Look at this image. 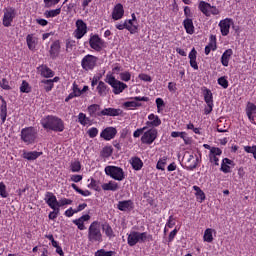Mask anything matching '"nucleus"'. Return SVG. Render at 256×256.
Wrapping results in <instances>:
<instances>
[{
	"mask_svg": "<svg viewBox=\"0 0 256 256\" xmlns=\"http://www.w3.org/2000/svg\"><path fill=\"white\" fill-rule=\"evenodd\" d=\"M40 124L46 131H54L55 133H63L65 131V122L57 116H45L40 120Z\"/></svg>",
	"mask_w": 256,
	"mask_h": 256,
	"instance_id": "1",
	"label": "nucleus"
},
{
	"mask_svg": "<svg viewBox=\"0 0 256 256\" xmlns=\"http://www.w3.org/2000/svg\"><path fill=\"white\" fill-rule=\"evenodd\" d=\"M146 241H153V235L147 232L132 231L127 238L129 247H135L137 243H145Z\"/></svg>",
	"mask_w": 256,
	"mask_h": 256,
	"instance_id": "2",
	"label": "nucleus"
},
{
	"mask_svg": "<svg viewBox=\"0 0 256 256\" xmlns=\"http://www.w3.org/2000/svg\"><path fill=\"white\" fill-rule=\"evenodd\" d=\"M88 241L90 243H102L103 233H101V222L94 221L88 228Z\"/></svg>",
	"mask_w": 256,
	"mask_h": 256,
	"instance_id": "3",
	"label": "nucleus"
},
{
	"mask_svg": "<svg viewBox=\"0 0 256 256\" xmlns=\"http://www.w3.org/2000/svg\"><path fill=\"white\" fill-rule=\"evenodd\" d=\"M105 81L112 87L114 95H121L127 89V84L115 79V76L111 74L106 75Z\"/></svg>",
	"mask_w": 256,
	"mask_h": 256,
	"instance_id": "4",
	"label": "nucleus"
},
{
	"mask_svg": "<svg viewBox=\"0 0 256 256\" xmlns=\"http://www.w3.org/2000/svg\"><path fill=\"white\" fill-rule=\"evenodd\" d=\"M104 171L108 177H111L115 181H123V179H125V172L123 171V168H121V167L106 166Z\"/></svg>",
	"mask_w": 256,
	"mask_h": 256,
	"instance_id": "5",
	"label": "nucleus"
},
{
	"mask_svg": "<svg viewBox=\"0 0 256 256\" xmlns=\"http://www.w3.org/2000/svg\"><path fill=\"white\" fill-rule=\"evenodd\" d=\"M37 139V130L33 127H27L21 130V140L26 143V145H33Z\"/></svg>",
	"mask_w": 256,
	"mask_h": 256,
	"instance_id": "6",
	"label": "nucleus"
},
{
	"mask_svg": "<svg viewBox=\"0 0 256 256\" xmlns=\"http://www.w3.org/2000/svg\"><path fill=\"white\" fill-rule=\"evenodd\" d=\"M97 61H99V58L94 55L88 54L83 57L81 61V67L82 69H84V71H93L95 67H97Z\"/></svg>",
	"mask_w": 256,
	"mask_h": 256,
	"instance_id": "7",
	"label": "nucleus"
},
{
	"mask_svg": "<svg viewBox=\"0 0 256 256\" xmlns=\"http://www.w3.org/2000/svg\"><path fill=\"white\" fill-rule=\"evenodd\" d=\"M17 17V10L13 7H8L4 9V16L2 19V24L4 27H11V23H13V19Z\"/></svg>",
	"mask_w": 256,
	"mask_h": 256,
	"instance_id": "8",
	"label": "nucleus"
},
{
	"mask_svg": "<svg viewBox=\"0 0 256 256\" xmlns=\"http://www.w3.org/2000/svg\"><path fill=\"white\" fill-rule=\"evenodd\" d=\"M89 45L94 51L100 52L103 51V47H105V41H103L99 35L94 34L90 36Z\"/></svg>",
	"mask_w": 256,
	"mask_h": 256,
	"instance_id": "9",
	"label": "nucleus"
},
{
	"mask_svg": "<svg viewBox=\"0 0 256 256\" xmlns=\"http://www.w3.org/2000/svg\"><path fill=\"white\" fill-rule=\"evenodd\" d=\"M116 29L119 31H123V29H127L131 35H135L137 31H139V24L132 23L131 20H125L122 24H116Z\"/></svg>",
	"mask_w": 256,
	"mask_h": 256,
	"instance_id": "10",
	"label": "nucleus"
},
{
	"mask_svg": "<svg viewBox=\"0 0 256 256\" xmlns=\"http://www.w3.org/2000/svg\"><path fill=\"white\" fill-rule=\"evenodd\" d=\"M157 129L151 128L148 131L144 132V134L141 137V142L145 145H151L157 139Z\"/></svg>",
	"mask_w": 256,
	"mask_h": 256,
	"instance_id": "11",
	"label": "nucleus"
},
{
	"mask_svg": "<svg viewBox=\"0 0 256 256\" xmlns=\"http://www.w3.org/2000/svg\"><path fill=\"white\" fill-rule=\"evenodd\" d=\"M87 34V24L83 20L76 21V30L74 31V37L76 39H83Z\"/></svg>",
	"mask_w": 256,
	"mask_h": 256,
	"instance_id": "12",
	"label": "nucleus"
},
{
	"mask_svg": "<svg viewBox=\"0 0 256 256\" xmlns=\"http://www.w3.org/2000/svg\"><path fill=\"white\" fill-rule=\"evenodd\" d=\"M231 25H233V19H231V18H225L224 20H221L219 22V27H220L221 35L223 37H227V35H229V31L231 29Z\"/></svg>",
	"mask_w": 256,
	"mask_h": 256,
	"instance_id": "13",
	"label": "nucleus"
},
{
	"mask_svg": "<svg viewBox=\"0 0 256 256\" xmlns=\"http://www.w3.org/2000/svg\"><path fill=\"white\" fill-rule=\"evenodd\" d=\"M222 153L223 151L220 148L212 147L208 155L210 163L219 166V157H221Z\"/></svg>",
	"mask_w": 256,
	"mask_h": 256,
	"instance_id": "14",
	"label": "nucleus"
},
{
	"mask_svg": "<svg viewBox=\"0 0 256 256\" xmlns=\"http://www.w3.org/2000/svg\"><path fill=\"white\" fill-rule=\"evenodd\" d=\"M115 135H117V129L107 127L101 132L100 137L105 141H111V139H115Z\"/></svg>",
	"mask_w": 256,
	"mask_h": 256,
	"instance_id": "15",
	"label": "nucleus"
},
{
	"mask_svg": "<svg viewBox=\"0 0 256 256\" xmlns=\"http://www.w3.org/2000/svg\"><path fill=\"white\" fill-rule=\"evenodd\" d=\"M58 81L59 77L56 76L53 79H43L40 83L46 93H49L50 91H53V87H55V83H57Z\"/></svg>",
	"mask_w": 256,
	"mask_h": 256,
	"instance_id": "16",
	"label": "nucleus"
},
{
	"mask_svg": "<svg viewBox=\"0 0 256 256\" xmlns=\"http://www.w3.org/2000/svg\"><path fill=\"white\" fill-rule=\"evenodd\" d=\"M44 201L50 207V209H55L59 205V201H57V196L52 192H47L44 198Z\"/></svg>",
	"mask_w": 256,
	"mask_h": 256,
	"instance_id": "17",
	"label": "nucleus"
},
{
	"mask_svg": "<svg viewBox=\"0 0 256 256\" xmlns=\"http://www.w3.org/2000/svg\"><path fill=\"white\" fill-rule=\"evenodd\" d=\"M123 113V110L116 109V108H105L100 111L99 115H102V117H119Z\"/></svg>",
	"mask_w": 256,
	"mask_h": 256,
	"instance_id": "18",
	"label": "nucleus"
},
{
	"mask_svg": "<svg viewBox=\"0 0 256 256\" xmlns=\"http://www.w3.org/2000/svg\"><path fill=\"white\" fill-rule=\"evenodd\" d=\"M49 53L51 59H57V57H59V53H61V42H59V40H56L51 44Z\"/></svg>",
	"mask_w": 256,
	"mask_h": 256,
	"instance_id": "19",
	"label": "nucleus"
},
{
	"mask_svg": "<svg viewBox=\"0 0 256 256\" xmlns=\"http://www.w3.org/2000/svg\"><path fill=\"white\" fill-rule=\"evenodd\" d=\"M123 15H125L123 4L121 3L116 4L112 11V19H114V21H119V19H123Z\"/></svg>",
	"mask_w": 256,
	"mask_h": 256,
	"instance_id": "20",
	"label": "nucleus"
},
{
	"mask_svg": "<svg viewBox=\"0 0 256 256\" xmlns=\"http://www.w3.org/2000/svg\"><path fill=\"white\" fill-rule=\"evenodd\" d=\"M138 101H149V97H141V96H137L134 98V101H128L124 103V107H127L129 109H135V107H141V103H139Z\"/></svg>",
	"mask_w": 256,
	"mask_h": 256,
	"instance_id": "21",
	"label": "nucleus"
},
{
	"mask_svg": "<svg viewBox=\"0 0 256 256\" xmlns=\"http://www.w3.org/2000/svg\"><path fill=\"white\" fill-rule=\"evenodd\" d=\"M231 167H235V162L229 158H224L221 163L220 171H222V173H231Z\"/></svg>",
	"mask_w": 256,
	"mask_h": 256,
	"instance_id": "22",
	"label": "nucleus"
},
{
	"mask_svg": "<svg viewBox=\"0 0 256 256\" xmlns=\"http://www.w3.org/2000/svg\"><path fill=\"white\" fill-rule=\"evenodd\" d=\"M148 119L149 121L146 122L147 129H149V127H159V125H161V119L155 114H150Z\"/></svg>",
	"mask_w": 256,
	"mask_h": 256,
	"instance_id": "23",
	"label": "nucleus"
},
{
	"mask_svg": "<svg viewBox=\"0 0 256 256\" xmlns=\"http://www.w3.org/2000/svg\"><path fill=\"white\" fill-rule=\"evenodd\" d=\"M40 75L45 77V79H50L51 77H55V72L51 70L47 65H42L39 68Z\"/></svg>",
	"mask_w": 256,
	"mask_h": 256,
	"instance_id": "24",
	"label": "nucleus"
},
{
	"mask_svg": "<svg viewBox=\"0 0 256 256\" xmlns=\"http://www.w3.org/2000/svg\"><path fill=\"white\" fill-rule=\"evenodd\" d=\"M233 57V49H227L221 56V64L223 67H229V61Z\"/></svg>",
	"mask_w": 256,
	"mask_h": 256,
	"instance_id": "25",
	"label": "nucleus"
},
{
	"mask_svg": "<svg viewBox=\"0 0 256 256\" xmlns=\"http://www.w3.org/2000/svg\"><path fill=\"white\" fill-rule=\"evenodd\" d=\"M0 99L2 101V104L0 106V119L3 125V123L7 121V101H5V98H3V96H1Z\"/></svg>",
	"mask_w": 256,
	"mask_h": 256,
	"instance_id": "26",
	"label": "nucleus"
},
{
	"mask_svg": "<svg viewBox=\"0 0 256 256\" xmlns=\"http://www.w3.org/2000/svg\"><path fill=\"white\" fill-rule=\"evenodd\" d=\"M43 155V152H38V151H32V152H27L24 151L22 154V157L24 159H27V161H35V159H39Z\"/></svg>",
	"mask_w": 256,
	"mask_h": 256,
	"instance_id": "27",
	"label": "nucleus"
},
{
	"mask_svg": "<svg viewBox=\"0 0 256 256\" xmlns=\"http://www.w3.org/2000/svg\"><path fill=\"white\" fill-rule=\"evenodd\" d=\"M117 209H119V211H131V209H133V201L132 200L119 201L117 205Z\"/></svg>",
	"mask_w": 256,
	"mask_h": 256,
	"instance_id": "28",
	"label": "nucleus"
},
{
	"mask_svg": "<svg viewBox=\"0 0 256 256\" xmlns=\"http://www.w3.org/2000/svg\"><path fill=\"white\" fill-rule=\"evenodd\" d=\"M184 29L188 35H193L195 33V26L193 25V19L191 18H186L183 21Z\"/></svg>",
	"mask_w": 256,
	"mask_h": 256,
	"instance_id": "29",
	"label": "nucleus"
},
{
	"mask_svg": "<svg viewBox=\"0 0 256 256\" xmlns=\"http://www.w3.org/2000/svg\"><path fill=\"white\" fill-rule=\"evenodd\" d=\"M101 106L98 104H92L88 107V113L90 117H102L101 112Z\"/></svg>",
	"mask_w": 256,
	"mask_h": 256,
	"instance_id": "30",
	"label": "nucleus"
},
{
	"mask_svg": "<svg viewBox=\"0 0 256 256\" xmlns=\"http://www.w3.org/2000/svg\"><path fill=\"white\" fill-rule=\"evenodd\" d=\"M198 8L200 9L201 13H203V15H205L206 17H211V4L205 2V1H201L199 3Z\"/></svg>",
	"mask_w": 256,
	"mask_h": 256,
	"instance_id": "31",
	"label": "nucleus"
},
{
	"mask_svg": "<svg viewBox=\"0 0 256 256\" xmlns=\"http://www.w3.org/2000/svg\"><path fill=\"white\" fill-rule=\"evenodd\" d=\"M98 95L100 97H106L107 93H109V87L105 84V82L100 81L97 86Z\"/></svg>",
	"mask_w": 256,
	"mask_h": 256,
	"instance_id": "32",
	"label": "nucleus"
},
{
	"mask_svg": "<svg viewBox=\"0 0 256 256\" xmlns=\"http://www.w3.org/2000/svg\"><path fill=\"white\" fill-rule=\"evenodd\" d=\"M131 165L134 171H141V169H143V160L139 157H132Z\"/></svg>",
	"mask_w": 256,
	"mask_h": 256,
	"instance_id": "33",
	"label": "nucleus"
},
{
	"mask_svg": "<svg viewBox=\"0 0 256 256\" xmlns=\"http://www.w3.org/2000/svg\"><path fill=\"white\" fill-rule=\"evenodd\" d=\"M186 163H187L186 169L188 171H193L194 169H197V159L195 160V156L189 155Z\"/></svg>",
	"mask_w": 256,
	"mask_h": 256,
	"instance_id": "34",
	"label": "nucleus"
},
{
	"mask_svg": "<svg viewBox=\"0 0 256 256\" xmlns=\"http://www.w3.org/2000/svg\"><path fill=\"white\" fill-rule=\"evenodd\" d=\"M103 191H117L119 189V184L115 181H110L109 183L102 184Z\"/></svg>",
	"mask_w": 256,
	"mask_h": 256,
	"instance_id": "35",
	"label": "nucleus"
},
{
	"mask_svg": "<svg viewBox=\"0 0 256 256\" xmlns=\"http://www.w3.org/2000/svg\"><path fill=\"white\" fill-rule=\"evenodd\" d=\"M102 231H104L106 237H109V239H113V237H115V232H113V228H111L109 223L102 224Z\"/></svg>",
	"mask_w": 256,
	"mask_h": 256,
	"instance_id": "36",
	"label": "nucleus"
},
{
	"mask_svg": "<svg viewBox=\"0 0 256 256\" xmlns=\"http://www.w3.org/2000/svg\"><path fill=\"white\" fill-rule=\"evenodd\" d=\"M204 101L206 105H213V93L211 92V90L206 89L204 91Z\"/></svg>",
	"mask_w": 256,
	"mask_h": 256,
	"instance_id": "37",
	"label": "nucleus"
},
{
	"mask_svg": "<svg viewBox=\"0 0 256 256\" xmlns=\"http://www.w3.org/2000/svg\"><path fill=\"white\" fill-rule=\"evenodd\" d=\"M26 43L30 51H35L36 43H35V38H33V34H29L26 37Z\"/></svg>",
	"mask_w": 256,
	"mask_h": 256,
	"instance_id": "38",
	"label": "nucleus"
},
{
	"mask_svg": "<svg viewBox=\"0 0 256 256\" xmlns=\"http://www.w3.org/2000/svg\"><path fill=\"white\" fill-rule=\"evenodd\" d=\"M203 239L206 243H213V229L207 228L204 232Z\"/></svg>",
	"mask_w": 256,
	"mask_h": 256,
	"instance_id": "39",
	"label": "nucleus"
},
{
	"mask_svg": "<svg viewBox=\"0 0 256 256\" xmlns=\"http://www.w3.org/2000/svg\"><path fill=\"white\" fill-rule=\"evenodd\" d=\"M246 113H247V117H248L249 121H255V119L253 118V113H256L255 104H250Z\"/></svg>",
	"mask_w": 256,
	"mask_h": 256,
	"instance_id": "40",
	"label": "nucleus"
},
{
	"mask_svg": "<svg viewBox=\"0 0 256 256\" xmlns=\"http://www.w3.org/2000/svg\"><path fill=\"white\" fill-rule=\"evenodd\" d=\"M89 118L87 117V115L83 112H80L78 115V122L80 123V125H83L85 127V125L89 124Z\"/></svg>",
	"mask_w": 256,
	"mask_h": 256,
	"instance_id": "41",
	"label": "nucleus"
},
{
	"mask_svg": "<svg viewBox=\"0 0 256 256\" xmlns=\"http://www.w3.org/2000/svg\"><path fill=\"white\" fill-rule=\"evenodd\" d=\"M111 155H113V148L111 146H106L101 151V156L105 159L111 157Z\"/></svg>",
	"mask_w": 256,
	"mask_h": 256,
	"instance_id": "42",
	"label": "nucleus"
},
{
	"mask_svg": "<svg viewBox=\"0 0 256 256\" xmlns=\"http://www.w3.org/2000/svg\"><path fill=\"white\" fill-rule=\"evenodd\" d=\"M212 51L217 50V36L215 35H210V42L207 45Z\"/></svg>",
	"mask_w": 256,
	"mask_h": 256,
	"instance_id": "43",
	"label": "nucleus"
},
{
	"mask_svg": "<svg viewBox=\"0 0 256 256\" xmlns=\"http://www.w3.org/2000/svg\"><path fill=\"white\" fill-rule=\"evenodd\" d=\"M20 92L21 93H31V86L29 83L25 80L22 81V84L20 86Z\"/></svg>",
	"mask_w": 256,
	"mask_h": 256,
	"instance_id": "44",
	"label": "nucleus"
},
{
	"mask_svg": "<svg viewBox=\"0 0 256 256\" xmlns=\"http://www.w3.org/2000/svg\"><path fill=\"white\" fill-rule=\"evenodd\" d=\"M70 169L72 173H79V171H81V162L79 161L72 162L70 165Z\"/></svg>",
	"mask_w": 256,
	"mask_h": 256,
	"instance_id": "45",
	"label": "nucleus"
},
{
	"mask_svg": "<svg viewBox=\"0 0 256 256\" xmlns=\"http://www.w3.org/2000/svg\"><path fill=\"white\" fill-rule=\"evenodd\" d=\"M45 15H46V17H57V15H61V8L46 11Z\"/></svg>",
	"mask_w": 256,
	"mask_h": 256,
	"instance_id": "46",
	"label": "nucleus"
},
{
	"mask_svg": "<svg viewBox=\"0 0 256 256\" xmlns=\"http://www.w3.org/2000/svg\"><path fill=\"white\" fill-rule=\"evenodd\" d=\"M165 165H167V158H162L157 162L156 169L165 171Z\"/></svg>",
	"mask_w": 256,
	"mask_h": 256,
	"instance_id": "47",
	"label": "nucleus"
},
{
	"mask_svg": "<svg viewBox=\"0 0 256 256\" xmlns=\"http://www.w3.org/2000/svg\"><path fill=\"white\" fill-rule=\"evenodd\" d=\"M167 227L169 229H173V227H175V218L173 216H169V219L166 223V227L164 229V233H167Z\"/></svg>",
	"mask_w": 256,
	"mask_h": 256,
	"instance_id": "48",
	"label": "nucleus"
},
{
	"mask_svg": "<svg viewBox=\"0 0 256 256\" xmlns=\"http://www.w3.org/2000/svg\"><path fill=\"white\" fill-rule=\"evenodd\" d=\"M218 85L223 87V89H227V87H229V81L227 80V78H225V76H222L218 78Z\"/></svg>",
	"mask_w": 256,
	"mask_h": 256,
	"instance_id": "49",
	"label": "nucleus"
},
{
	"mask_svg": "<svg viewBox=\"0 0 256 256\" xmlns=\"http://www.w3.org/2000/svg\"><path fill=\"white\" fill-rule=\"evenodd\" d=\"M52 209H53V211L49 213L48 218H49L51 221H55V218H56V217H59V211H60V209H59V207H57V208H52Z\"/></svg>",
	"mask_w": 256,
	"mask_h": 256,
	"instance_id": "50",
	"label": "nucleus"
},
{
	"mask_svg": "<svg viewBox=\"0 0 256 256\" xmlns=\"http://www.w3.org/2000/svg\"><path fill=\"white\" fill-rule=\"evenodd\" d=\"M87 133L90 139H95V137L99 135V129H97L96 127H92L87 131Z\"/></svg>",
	"mask_w": 256,
	"mask_h": 256,
	"instance_id": "51",
	"label": "nucleus"
},
{
	"mask_svg": "<svg viewBox=\"0 0 256 256\" xmlns=\"http://www.w3.org/2000/svg\"><path fill=\"white\" fill-rule=\"evenodd\" d=\"M8 193H7V186H5V184L3 182L0 183V196L3 197V199H7L8 197Z\"/></svg>",
	"mask_w": 256,
	"mask_h": 256,
	"instance_id": "52",
	"label": "nucleus"
},
{
	"mask_svg": "<svg viewBox=\"0 0 256 256\" xmlns=\"http://www.w3.org/2000/svg\"><path fill=\"white\" fill-rule=\"evenodd\" d=\"M73 203V200L62 198L60 201H58V209L59 207H65V205H71Z\"/></svg>",
	"mask_w": 256,
	"mask_h": 256,
	"instance_id": "53",
	"label": "nucleus"
},
{
	"mask_svg": "<svg viewBox=\"0 0 256 256\" xmlns=\"http://www.w3.org/2000/svg\"><path fill=\"white\" fill-rule=\"evenodd\" d=\"M88 187H92V189H94V191H101V187L99 186V182H97V180L95 179H91L90 184L88 185Z\"/></svg>",
	"mask_w": 256,
	"mask_h": 256,
	"instance_id": "54",
	"label": "nucleus"
},
{
	"mask_svg": "<svg viewBox=\"0 0 256 256\" xmlns=\"http://www.w3.org/2000/svg\"><path fill=\"white\" fill-rule=\"evenodd\" d=\"M74 225H77L80 231H85V223L80 218L73 220Z\"/></svg>",
	"mask_w": 256,
	"mask_h": 256,
	"instance_id": "55",
	"label": "nucleus"
},
{
	"mask_svg": "<svg viewBox=\"0 0 256 256\" xmlns=\"http://www.w3.org/2000/svg\"><path fill=\"white\" fill-rule=\"evenodd\" d=\"M156 105H157V111H158V113H161V111L163 110L162 107L165 106V101H163L162 98H157V99H156Z\"/></svg>",
	"mask_w": 256,
	"mask_h": 256,
	"instance_id": "56",
	"label": "nucleus"
},
{
	"mask_svg": "<svg viewBox=\"0 0 256 256\" xmlns=\"http://www.w3.org/2000/svg\"><path fill=\"white\" fill-rule=\"evenodd\" d=\"M145 131H147V126H144L143 128H139L136 131H134L133 137L137 139L138 137H141V135H143V132Z\"/></svg>",
	"mask_w": 256,
	"mask_h": 256,
	"instance_id": "57",
	"label": "nucleus"
},
{
	"mask_svg": "<svg viewBox=\"0 0 256 256\" xmlns=\"http://www.w3.org/2000/svg\"><path fill=\"white\" fill-rule=\"evenodd\" d=\"M121 81H131V73L130 72H122L120 73Z\"/></svg>",
	"mask_w": 256,
	"mask_h": 256,
	"instance_id": "58",
	"label": "nucleus"
},
{
	"mask_svg": "<svg viewBox=\"0 0 256 256\" xmlns=\"http://www.w3.org/2000/svg\"><path fill=\"white\" fill-rule=\"evenodd\" d=\"M0 87L2 89H5V91H10L11 86H9V81H7V79H2V81L0 82Z\"/></svg>",
	"mask_w": 256,
	"mask_h": 256,
	"instance_id": "59",
	"label": "nucleus"
},
{
	"mask_svg": "<svg viewBox=\"0 0 256 256\" xmlns=\"http://www.w3.org/2000/svg\"><path fill=\"white\" fill-rule=\"evenodd\" d=\"M180 138L183 139L185 145H191V139L189 137H187L186 132H181L180 133Z\"/></svg>",
	"mask_w": 256,
	"mask_h": 256,
	"instance_id": "60",
	"label": "nucleus"
},
{
	"mask_svg": "<svg viewBox=\"0 0 256 256\" xmlns=\"http://www.w3.org/2000/svg\"><path fill=\"white\" fill-rule=\"evenodd\" d=\"M72 91H73L72 93H75L76 97H81L82 95L81 89H79V86L76 83L73 84Z\"/></svg>",
	"mask_w": 256,
	"mask_h": 256,
	"instance_id": "61",
	"label": "nucleus"
},
{
	"mask_svg": "<svg viewBox=\"0 0 256 256\" xmlns=\"http://www.w3.org/2000/svg\"><path fill=\"white\" fill-rule=\"evenodd\" d=\"M59 1H61V0H44L45 7H47V8L53 7V5H57V3H59Z\"/></svg>",
	"mask_w": 256,
	"mask_h": 256,
	"instance_id": "62",
	"label": "nucleus"
},
{
	"mask_svg": "<svg viewBox=\"0 0 256 256\" xmlns=\"http://www.w3.org/2000/svg\"><path fill=\"white\" fill-rule=\"evenodd\" d=\"M139 79H141V81H146L148 83H151V81H153V79H151V76L147 74H139Z\"/></svg>",
	"mask_w": 256,
	"mask_h": 256,
	"instance_id": "63",
	"label": "nucleus"
},
{
	"mask_svg": "<svg viewBox=\"0 0 256 256\" xmlns=\"http://www.w3.org/2000/svg\"><path fill=\"white\" fill-rule=\"evenodd\" d=\"M113 251L105 252V250H100L96 253V256H113Z\"/></svg>",
	"mask_w": 256,
	"mask_h": 256,
	"instance_id": "64",
	"label": "nucleus"
}]
</instances>
